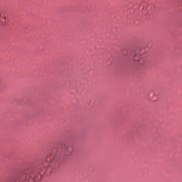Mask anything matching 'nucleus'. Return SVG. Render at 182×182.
I'll return each mask as SVG.
<instances>
[{
    "mask_svg": "<svg viewBox=\"0 0 182 182\" xmlns=\"http://www.w3.org/2000/svg\"><path fill=\"white\" fill-rule=\"evenodd\" d=\"M56 157V154L53 152H50L48 154L46 159L45 161L41 162L38 168V170H41V171H46L48 170V168L49 167V163H52L55 160Z\"/></svg>",
    "mask_w": 182,
    "mask_h": 182,
    "instance_id": "obj_1",
    "label": "nucleus"
},
{
    "mask_svg": "<svg viewBox=\"0 0 182 182\" xmlns=\"http://www.w3.org/2000/svg\"><path fill=\"white\" fill-rule=\"evenodd\" d=\"M132 62H136L138 65H146L149 62V57L144 55H140L137 53L132 54Z\"/></svg>",
    "mask_w": 182,
    "mask_h": 182,
    "instance_id": "obj_2",
    "label": "nucleus"
},
{
    "mask_svg": "<svg viewBox=\"0 0 182 182\" xmlns=\"http://www.w3.org/2000/svg\"><path fill=\"white\" fill-rule=\"evenodd\" d=\"M74 151H75V149L73 148V146H68L65 149V156H72Z\"/></svg>",
    "mask_w": 182,
    "mask_h": 182,
    "instance_id": "obj_3",
    "label": "nucleus"
},
{
    "mask_svg": "<svg viewBox=\"0 0 182 182\" xmlns=\"http://www.w3.org/2000/svg\"><path fill=\"white\" fill-rule=\"evenodd\" d=\"M0 18H4L5 20V22H6V17L5 16L0 15Z\"/></svg>",
    "mask_w": 182,
    "mask_h": 182,
    "instance_id": "obj_4",
    "label": "nucleus"
}]
</instances>
